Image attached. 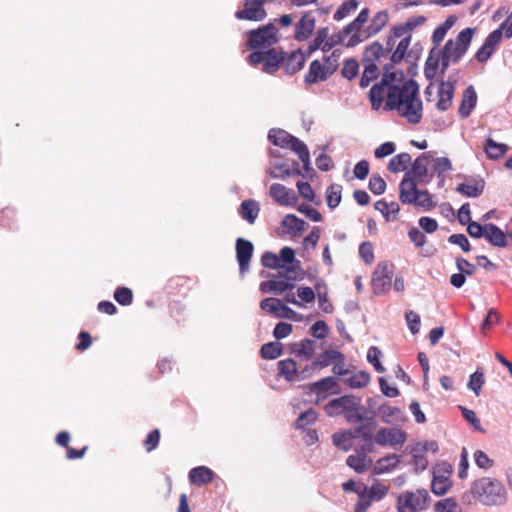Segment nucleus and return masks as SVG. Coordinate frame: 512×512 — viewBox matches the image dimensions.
Instances as JSON below:
<instances>
[{
  "label": "nucleus",
  "mask_w": 512,
  "mask_h": 512,
  "mask_svg": "<svg viewBox=\"0 0 512 512\" xmlns=\"http://www.w3.org/2000/svg\"><path fill=\"white\" fill-rule=\"evenodd\" d=\"M486 229L485 238L492 246L500 248L507 246V237L496 224L487 223Z\"/></svg>",
  "instance_id": "obj_28"
},
{
  "label": "nucleus",
  "mask_w": 512,
  "mask_h": 512,
  "mask_svg": "<svg viewBox=\"0 0 512 512\" xmlns=\"http://www.w3.org/2000/svg\"><path fill=\"white\" fill-rule=\"evenodd\" d=\"M450 64H452V61L439 54L437 52V49L431 48L424 67V75L426 79L432 80L435 77L437 70L439 68L440 74L444 75L445 72L448 70Z\"/></svg>",
  "instance_id": "obj_7"
},
{
  "label": "nucleus",
  "mask_w": 512,
  "mask_h": 512,
  "mask_svg": "<svg viewBox=\"0 0 512 512\" xmlns=\"http://www.w3.org/2000/svg\"><path fill=\"white\" fill-rule=\"evenodd\" d=\"M412 205L427 212L432 210L436 206V203L433 201L432 195L428 192V190H422Z\"/></svg>",
  "instance_id": "obj_51"
},
{
  "label": "nucleus",
  "mask_w": 512,
  "mask_h": 512,
  "mask_svg": "<svg viewBox=\"0 0 512 512\" xmlns=\"http://www.w3.org/2000/svg\"><path fill=\"white\" fill-rule=\"evenodd\" d=\"M452 487L450 478L432 477L431 491L436 496L445 495Z\"/></svg>",
  "instance_id": "obj_45"
},
{
  "label": "nucleus",
  "mask_w": 512,
  "mask_h": 512,
  "mask_svg": "<svg viewBox=\"0 0 512 512\" xmlns=\"http://www.w3.org/2000/svg\"><path fill=\"white\" fill-rule=\"evenodd\" d=\"M507 23L504 21L500 24V26L492 31L485 39L484 43L486 46H491L494 49L499 45L503 35L506 36Z\"/></svg>",
  "instance_id": "obj_50"
},
{
  "label": "nucleus",
  "mask_w": 512,
  "mask_h": 512,
  "mask_svg": "<svg viewBox=\"0 0 512 512\" xmlns=\"http://www.w3.org/2000/svg\"><path fill=\"white\" fill-rule=\"evenodd\" d=\"M453 467L450 463L442 461L437 463L432 470L433 477L450 478Z\"/></svg>",
  "instance_id": "obj_63"
},
{
  "label": "nucleus",
  "mask_w": 512,
  "mask_h": 512,
  "mask_svg": "<svg viewBox=\"0 0 512 512\" xmlns=\"http://www.w3.org/2000/svg\"><path fill=\"white\" fill-rule=\"evenodd\" d=\"M342 360H344V355L341 352L334 349H329L325 350L313 361V367L318 368L319 370L328 367L335 361Z\"/></svg>",
  "instance_id": "obj_33"
},
{
  "label": "nucleus",
  "mask_w": 512,
  "mask_h": 512,
  "mask_svg": "<svg viewBox=\"0 0 512 512\" xmlns=\"http://www.w3.org/2000/svg\"><path fill=\"white\" fill-rule=\"evenodd\" d=\"M456 508L457 502L452 497L440 500L435 504L436 512H455Z\"/></svg>",
  "instance_id": "obj_64"
},
{
  "label": "nucleus",
  "mask_w": 512,
  "mask_h": 512,
  "mask_svg": "<svg viewBox=\"0 0 512 512\" xmlns=\"http://www.w3.org/2000/svg\"><path fill=\"white\" fill-rule=\"evenodd\" d=\"M411 162V156L409 153H399L394 156L388 163V170L392 173L405 171L408 164Z\"/></svg>",
  "instance_id": "obj_38"
},
{
  "label": "nucleus",
  "mask_w": 512,
  "mask_h": 512,
  "mask_svg": "<svg viewBox=\"0 0 512 512\" xmlns=\"http://www.w3.org/2000/svg\"><path fill=\"white\" fill-rule=\"evenodd\" d=\"M261 263L266 268H271V269L284 268V265L281 264V259H279V256L275 255L272 252H265L261 257Z\"/></svg>",
  "instance_id": "obj_61"
},
{
  "label": "nucleus",
  "mask_w": 512,
  "mask_h": 512,
  "mask_svg": "<svg viewBox=\"0 0 512 512\" xmlns=\"http://www.w3.org/2000/svg\"><path fill=\"white\" fill-rule=\"evenodd\" d=\"M419 93V85L413 80L409 79L402 84V86H390L389 93L386 98L385 108L387 110L400 109L409 101V99L417 96Z\"/></svg>",
  "instance_id": "obj_3"
},
{
  "label": "nucleus",
  "mask_w": 512,
  "mask_h": 512,
  "mask_svg": "<svg viewBox=\"0 0 512 512\" xmlns=\"http://www.w3.org/2000/svg\"><path fill=\"white\" fill-rule=\"evenodd\" d=\"M400 463V456L397 454H389L377 460L373 469V474L381 475L395 469Z\"/></svg>",
  "instance_id": "obj_34"
},
{
  "label": "nucleus",
  "mask_w": 512,
  "mask_h": 512,
  "mask_svg": "<svg viewBox=\"0 0 512 512\" xmlns=\"http://www.w3.org/2000/svg\"><path fill=\"white\" fill-rule=\"evenodd\" d=\"M269 195L280 206H294L298 201V197L292 189L279 183L270 186Z\"/></svg>",
  "instance_id": "obj_16"
},
{
  "label": "nucleus",
  "mask_w": 512,
  "mask_h": 512,
  "mask_svg": "<svg viewBox=\"0 0 512 512\" xmlns=\"http://www.w3.org/2000/svg\"><path fill=\"white\" fill-rule=\"evenodd\" d=\"M260 212L259 202L256 200H244L239 208V215L249 224H254Z\"/></svg>",
  "instance_id": "obj_30"
},
{
  "label": "nucleus",
  "mask_w": 512,
  "mask_h": 512,
  "mask_svg": "<svg viewBox=\"0 0 512 512\" xmlns=\"http://www.w3.org/2000/svg\"><path fill=\"white\" fill-rule=\"evenodd\" d=\"M214 473L206 466L195 467L189 472V480L192 484L201 486L213 481Z\"/></svg>",
  "instance_id": "obj_32"
},
{
  "label": "nucleus",
  "mask_w": 512,
  "mask_h": 512,
  "mask_svg": "<svg viewBox=\"0 0 512 512\" xmlns=\"http://www.w3.org/2000/svg\"><path fill=\"white\" fill-rule=\"evenodd\" d=\"M358 5H359V3L357 0H348V1L343 2L339 6V8L336 10V12L334 13V16H333L334 20L340 21V20L344 19L351 12H354L357 9Z\"/></svg>",
  "instance_id": "obj_52"
},
{
  "label": "nucleus",
  "mask_w": 512,
  "mask_h": 512,
  "mask_svg": "<svg viewBox=\"0 0 512 512\" xmlns=\"http://www.w3.org/2000/svg\"><path fill=\"white\" fill-rule=\"evenodd\" d=\"M361 398L355 395H344L336 399H332L325 406V411L329 416H337L345 413L349 408H353L360 404Z\"/></svg>",
  "instance_id": "obj_12"
},
{
  "label": "nucleus",
  "mask_w": 512,
  "mask_h": 512,
  "mask_svg": "<svg viewBox=\"0 0 512 512\" xmlns=\"http://www.w3.org/2000/svg\"><path fill=\"white\" fill-rule=\"evenodd\" d=\"M422 110V101L418 94L412 97V99L410 98L400 111L397 112L400 116L405 117L409 123L418 124L422 119Z\"/></svg>",
  "instance_id": "obj_20"
},
{
  "label": "nucleus",
  "mask_w": 512,
  "mask_h": 512,
  "mask_svg": "<svg viewBox=\"0 0 512 512\" xmlns=\"http://www.w3.org/2000/svg\"><path fill=\"white\" fill-rule=\"evenodd\" d=\"M235 248L239 271L241 275H244L249 270V264L254 252V245L251 241L239 237L236 239Z\"/></svg>",
  "instance_id": "obj_10"
},
{
  "label": "nucleus",
  "mask_w": 512,
  "mask_h": 512,
  "mask_svg": "<svg viewBox=\"0 0 512 512\" xmlns=\"http://www.w3.org/2000/svg\"><path fill=\"white\" fill-rule=\"evenodd\" d=\"M316 19L312 12L303 13L300 20L295 25V40L301 42L309 39L314 32Z\"/></svg>",
  "instance_id": "obj_18"
},
{
  "label": "nucleus",
  "mask_w": 512,
  "mask_h": 512,
  "mask_svg": "<svg viewBox=\"0 0 512 512\" xmlns=\"http://www.w3.org/2000/svg\"><path fill=\"white\" fill-rule=\"evenodd\" d=\"M283 352V345L278 342H268L264 345H262L260 353L261 357L264 359H276L280 355H282Z\"/></svg>",
  "instance_id": "obj_44"
},
{
  "label": "nucleus",
  "mask_w": 512,
  "mask_h": 512,
  "mask_svg": "<svg viewBox=\"0 0 512 512\" xmlns=\"http://www.w3.org/2000/svg\"><path fill=\"white\" fill-rule=\"evenodd\" d=\"M485 188V181L481 177H470L469 183H460L456 191L469 198H477L482 195Z\"/></svg>",
  "instance_id": "obj_23"
},
{
  "label": "nucleus",
  "mask_w": 512,
  "mask_h": 512,
  "mask_svg": "<svg viewBox=\"0 0 512 512\" xmlns=\"http://www.w3.org/2000/svg\"><path fill=\"white\" fill-rule=\"evenodd\" d=\"M419 184L410 177V173H406L399 185V200L402 204L412 205L416 201L418 194L422 190L417 188Z\"/></svg>",
  "instance_id": "obj_15"
},
{
  "label": "nucleus",
  "mask_w": 512,
  "mask_h": 512,
  "mask_svg": "<svg viewBox=\"0 0 512 512\" xmlns=\"http://www.w3.org/2000/svg\"><path fill=\"white\" fill-rule=\"evenodd\" d=\"M477 103V94L472 85L468 86L462 95V101L459 107V115L462 118H467L470 116L472 110L475 108Z\"/></svg>",
  "instance_id": "obj_24"
},
{
  "label": "nucleus",
  "mask_w": 512,
  "mask_h": 512,
  "mask_svg": "<svg viewBox=\"0 0 512 512\" xmlns=\"http://www.w3.org/2000/svg\"><path fill=\"white\" fill-rule=\"evenodd\" d=\"M316 419H317V412H316L314 409L310 408V409H308V410H306V411L302 412V413L298 416V418H297V420H296V427H297L298 429H303V428H305L307 425H309V424H311V423L315 422V421H316Z\"/></svg>",
  "instance_id": "obj_58"
},
{
  "label": "nucleus",
  "mask_w": 512,
  "mask_h": 512,
  "mask_svg": "<svg viewBox=\"0 0 512 512\" xmlns=\"http://www.w3.org/2000/svg\"><path fill=\"white\" fill-rule=\"evenodd\" d=\"M268 139L275 146H279L281 148H290L292 151L296 152L298 150V143L305 144L297 137L289 134L285 130L272 128L268 133Z\"/></svg>",
  "instance_id": "obj_14"
},
{
  "label": "nucleus",
  "mask_w": 512,
  "mask_h": 512,
  "mask_svg": "<svg viewBox=\"0 0 512 512\" xmlns=\"http://www.w3.org/2000/svg\"><path fill=\"white\" fill-rule=\"evenodd\" d=\"M370 375L365 371H359L344 379L345 385L353 389H360L368 385Z\"/></svg>",
  "instance_id": "obj_42"
},
{
  "label": "nucleus",
  "mask_w": 512,
  "mask_h": 512,
  "mask_svg": "<svg viewBox=\"0 0 512 512\" xmlns=\"http://www.w3.org/2000/svg\"><path fill=\"white\" fill-rule=\"evenodd\" d=\"M374 425H370V423H363L354 429L346 430L347 436L351 438V441L356 438H361L363 441H368L373 439V435L371 429Z\"/></svg>",
  "instance_id": "obj_41"
},
{
  "label": "nucleus",
  "mask_w": 512,
  "mask_h": 512,
  "mask_svg": "<svg viewBox=\"0 0 512 512\" xmlns=\"http://www.w3.org/2000/svg\"><path fill=\"white\" fill-rule=\"evenodd\" d=\"M369 190L375 195H381L386 190L385 180L378 174H373L369 179Z\"/></svg>",
  "instance_id": "obj_57"
},
{
  "label": "nucleus",
  "mask_w": 512,
  "mask_h": 512,
  "mask_svg": "<svg viewBox=\"0 0 512 512\" xmlns=\"http://www.w3.org/2000/svg\"><path fill=\"white\" fill-rule=\"evenodd\" d=\"M249 64L255 66L262 64V71L267 74H274L283 63V50L269 48L266 50H257L250 53L247 57Z\"/></svg>",
  "instance_id": "obj_5"
},
{
  "label": "nucleus",
  "mask_w": 512,
  "mask_h": 512,
  "mask_svg": "<svg viewBox=\"0 0 512 512\" xmlns=\"http://www.w3.org/2000/svg\"><path fill=\"white\" fill-rule=\"evenodd\" d=\"M457 83V77L455 75H449L447 81H441L438 89V102L436 107L440 111H446L452 103V99L455 92V86Z\"/></svg>",
  "instance_id": "obj_13"
},
{
  "label": "nucleus",
  "mask_w": 512,
  "mask_h": 512,
  "mask_svg": "<svg viewBox=\"0 0 512 512\" xmlns=\"http://www.w3.org/2000/svg\"><path fill=\"white\" fill-rule=\"evenodd\" d=\"M114 299L123 306L129 305L133 300L132 290L127 287H118L114 292Z\"/></svg>",
  "instance_id": "obj_59"
},
{
  "label": "nucleus",
  "mask_w": 512,
  "mask_h": 512,
  "mask_svg": "<svg viewBox=\"0 0 512 512\" xmlns=\"http://www.w3.org/2000/svg\"><path fill=\"white\" fill-rule=\"evenodd\" d=\"M341 32L347 39L345 46L348 48L355 47L368 39V37H364L366 35V28L364 29L363 26H359L355 21L346 25Z\"/></svg>",
  "instance_id": "obj_21"
},
{
  "label": "nucleus",
  "mask_w": 512,
  "mask_h": 512,
  "mask_svg": "<svg viewBox=\"0 0 512 512\" xmlns=\"http://www.w3.org/2000/svg\"><path fill=\"white\" fill-rule=\"evenodd\" d=\"M346 42L347 41L345 36L342 34L341 31H339L338 33L332 34L330 37L328 36V38L325 40V43L322 46V51L324 53H327L336 45L345 46Z\"/></svg>",
  "instance_id": "obj_60"
},
{
  "label": "nucleus",
  "mask_w": 512,
  "mask_h": 512,
  "mask_svg": "<svg viewBox=\"0 0 512 512\" xmlns=\"http://www.w3.org/2000/svg\"><path fill=\"white\" fill-rule=\"evenodd\" d=\"M326 202L330 209L336 208L342 200V186L340 184H331L327 187Z\"/></svg>",
  "instance_id": "obj_39"
},
{
  "label": "nucleus",
  "mask_w": 512,
  "mask_h": 512,
  "mask_svg": "<svg viewBox=\"0 0 512 512\" xmlns=\"http://www.w3.org/2000/svg\"><path fill=\"white\" fill-rule=\"evenodd\" d=\"M290 348L291 353L302 360L308 361L315 353V341L310 338H305L298 343L291 344Z\"/></svg>",
  "instance_id": "obj_26"
},
{
  "label": "nucleus",
  "mask_w": 512,
  "mask_h": 512,
  "mask_svg": "<svg viewBox=\"0 0 512 512\" xmlns=\"http://www.w3.org/2000/svg\"><path fill=\"white\" fill-rule=\"evenodd\" d=\"M379 415L383 422L387 424H395L404 419L403 412L387 403H383L378 407Z\"/></svg>",
  "instance_id": "obj_31"
},
{
  "label": "nucleus",
  "mask_w": 512,
  "mask_h": 512,
  "mask_svg": "<svg viewBox=\"0 0 512 512\" xmlns=\"http://www.w3.org/2000/svg\"><path fill=\"white\" fill-rule=\"evenodd\" d=\"M329 28L322 27L316 32V36L313 41L309 44L307 55L310 56L312 53L317 51L318 49L322 50V46L325 43V40L328 38Z\"/></svg>",
  "instance_id": "obj_49"
},
{
  "label": "nucleus",
  "mask_w": 512,
  "mask_h": 512,
  "mask_svg": "<svg viewBox=\"0 0 512 512\" xmlns=\"http://www.w3.org/2000/svg\"><path fill=\"white\" fill-rule=\"evenodd\" d=\"M278 375L288 382L299 381L296 361L292 358L280 360L278 362Z\"/></svg>",
  "instance_id": "obj_27"
},
{
  "label": "nucleus",
  "mask_w": 512,
  "mask_h": 512,
  "mask_svg": "<svg viewBox=\"0 0 512 512\" xmlns=\"http://www.w3.org/2000/svg\"><path fill=\"white\" fill-rule=\"evenodd\" d=\"M281 224L284 228L287 229V233L293 237L300 236L304 232L307 225L303 219L298 218L294 214L286 215L283 218Z\"/></svg>",
  "instance_id": "obj_29"
},
{
  "label": "nucleus",
  "mask_w": 512,
  "mask_h": 512,
  "mask_svg": "<svg viewBox=\"0 0 512 512\" xmlns=\"http://www.w3.org/2000/svg\"><path fill=\"white\" fill-rule=\"evenodd\" d=\"M306 56L301 50L293 51L290 54L283 51L282 67L287 74L294 75L304 67Z\"/></svg>",
  "instance_id": "obj_22"
},
{
  "label": "nucleus",
  "mask_w": 512,
  "mask_h": 512,
  "mask_svg": "<svg viewBox=\"0 0 512 512\" xmlns=\"http://www.w3.org/2000/svg\"><path fill=\"white\" fill-rule=\"evenodd\" d=\"M389 87L390 85L383 78L371 87L368 96L372 109L378 110L381 107L384 100V93H389Z\"/></svg>",
  "instance_id": "obj_25"
},
{
  "label": "nucleus",
  "mask_w": 512,
  "mask_h": 512,
  "mask_svg": "<svg viewBox=\"0 0 512 512\" xmlns=\"http://www.w3.org/2000/svg\"><path fill=\"white\" fill-rule=\"evenodd\" d=\"M388 19L389 15L387 11L382 10L377 12L372 18L370 24L366 27V35L364 37H368L369 39L370 37L378 34L387 24Z\"/></svg>",
  "instance_id": "obj_35"
},
{
  "label": "nucleus",
  "mask_w": 512,
  "mask_h": 512,
  "mask_svg": "<svg viewBox=\"0 0 512 512\" xmlns=\"http://www.w3.org/2000/svg\"><path fill=\"white\" fill-rule=\"evenodd\" d=\"M358 72H359V64L355 59L350 58V59H347L344 61V64H343V67L341 70V74L344 78H346L348 80H352L358 75Z\"/></svg>",
  "instance_id": "obj_54"
},
{
  "label": "nucleus",
  "mask_w": 512,
  "mask_h": 512,
  "mask_svg": "<svg viewBox=\"0 0 512 512\" xmlns=\"http://www.w3.org/2000/svg\"><path fill=\"white\" fill-rule=\"evenodd\" d=\"M507 145L503 143H497L493 139L489 138L485 145V152L490 159L496 160L502 157L507 152Z\"/></svg>",
  "instance_id": "obj_43"
},
{
  "label": "nucleus",
  "mask_w": 512,
  "mask_h": 512,
  "mask_svg": "<svg viewBox=\"0 0 512 512\" xmlns=\"http://www.w3.org/2000/svg\"><path fill=\"white\" fill-rule=\"evenodd\" d=\"M471 493L486 506H501L507 502V492L502 483L490 477H482L471 485Z\"/></svg>",
  "instance_id": "obj_1"
},
{
  "label": "nucleus",
  "mask_w": 512,
  "mask_h": 512,
  "mask_svg": "<svg viewBox=\"0 0 512 512\" xmlns=\"http://www.w3.org/2000/svg\"><path fill=\"white\" fill-rule=\"evenodd\" d=\"M246 35L247 47L254 51L272 48L279 41L278 28L271 23L249 30Z\"/></svg>",
  "instance_id": "obj_4"
},
{
  "label": "nucleus",
  "mask_w": 512,
  "mask_h": 512,
  "mask_svg": "<svg viewBox=\"0 0 512 512\" xmlns=\"http://www.w3.org/2000/svg\"><path fill=\"white\" fill-rule=\"evenodd\" d=\"M379 76V68L377 64H364V71L361 75L359 86L367 88Z\"/></svg>",
  "instance_id": "obj_40"
},
{
  "label": "nucleus",
  "mask_w": 512,
  "mask_h": 512,
  "mask_svg": "<svg viewBox=\"0 0 512 512\" xmlns=\"http://www.w3.org/2000/svg\"><path fill=\"white\" fill-rule=\"evenodd\" d=\"M385 55L383 45L380 42L375 41L365 48L362 61L363 64H376V61Z\"/></svg>",
  "instance_id": "obj_36"
},
{
  "label": "nucleus",
  "mask_w": 512,
  "mask_h": 512,
  "mask_svg": "<svg viewBox=\"0 0 512 512\" xmlns=\"http://www.w3.org/2000/svg\"><path fill=\"white\" fill-rule=\"evenodd\" d=\"M382 356V351L376 347V346H371L369 349H368V352H367V360L369 363H371L374 367V369L378 372V373H383L385 372V368L384 366L382 365V363L380 362L379 358Z\"/></svg>",
  "instance_id": "obj_53"
},
{
  "label": "nucleus",
  "mask_w": 512,
  "mask_h": 512,
  "mask_svg": "<svg viewBox=\"0 0 512 512\" xmlns=\"http://www.w3.org/2000/svg\"><path fill=\"white\" fill-rule=\"evenodd\" d=\"M407 439V435L401 429L396 428H381L375 436V443L380 446L389 445L396 447L402 445Z\"/></svg>",
  "instance_id": "obj_11"
},
{
  "label": "nucleus",
  "mask_w": 512,
  "mask_h": 512,
  "mask_svg": "<svg viewBox=\"0 0 512 512\" xmlns=\"http://www.w3.org/2000/svg\"><path fill=\"white\" fill-rule=\"evenodd\" d=\"M411 35L402 38L394 52L391 54V61L393 63H400L406 56L407 50L411 43Z\"/></svg>",
  "instance_id": "obj_48"
},
{
  "label": "nucleus",
  "mask_w": 512,
  "mask_h": 512,
  "mask_svg": "<svg viewBox=\"0 0 512 512\" xmlns=\"http://www.w3.org/2000/svg\"><path fill=\"white\" fill-rule=\"evenodd\" d=\"M432 159V155L430 153H422L419 155L411 166L410 177L414 180H416L419 184H426L428 183L432 175L429 177V179H426L428 176V164L429 161Z\"/></svg>",
  "instance_id": "obj_17"
},
{
  "label": "nucleus",
  "mask_w": 512,
  "mask_h": 512,
  "mask_svg": "<svg viewBox=\"0 0 512 512\" xmlns=\"http://www.w3.org/2000/svg\"><path fill=\"white\" fill-rule=\"evenodd\" d=\"M310 333L317 339H325L329 333V327L323 320H317L310 328Z\"/></svg>",
  "instance_id": "obj_62"
},
{
  "label": "nucleus",
  "mask_w": 512,
  "mask_h": 512,
  "mask_svg": "<svg viewBox=\"0 0 512 512\" xmlns=\"http://www.w3.org/2000/svg\"><path fill=\"white\" fill-rule=\"evenodd\" d=\"M388 490H389L388 486L383 485L379 482H376L369 488L366 486L365 495L372 502L380 501L387 495Z\"/></svg>",
  "instance_id": "obj_47"
},
{
  "label": "nucleus",
  "mask_w": 512,
  "mask_h": 512,
  "mask_svg": "<svg viewBox=\"0 0 512 512\" xmlns=\"http://www.w3.org/2000/svg\"><path fill=\"white\" fill-rule=\"evenodd\" d=\"M484 382V373L477 369L473 374L470 375L468 388L478 396L482 386L484 385Z\"/></svg>",
  "instance_id": "obj_56"
},
{
  "label": "nucleus",
  "mask_w": 512,
  "mask_h": 512,
  "mask_svg": "<svg viewBox=\"0 0 512 512\" xmlns=\"http://www.w3.org/2000/svg\"><path fill=\"white\" fill-rule=\"evenodd\" d=\"M333 445L343 451H349L352 447L351 438L347 436L346 431L336 432L332 436Z\"/></svg>",
  "instance_id": "obj_55"
},
{
  "label": "nucleus",
  "mask_w": 512,
  "mask_h": 512,
  "mask_svg": "<svg viewBox=\"0 0 512 512\" xmlns=\"http://www.w3.org/2000/svg\"><path fill=\"white\" fill-rule=\"evenodd\" d=\"M266 0H245L244 8L235 13V17L239 20L262 21L266 18L267 13L264 9Z\"/></svg>",
  "instance_id": "obj_8"
},
{
  "label": "nucleus",
  "mask_w": 512,
  "mask_h": 512,
  "mask_svg": "<svg viewBox=\"0 0 512 512\" xmlns=\"http://www.w3.org/2000/svg\"><path fill=\"white\" fill-rule=\"evenodd\" d=\"M337 381L334 377H325L320 379L319 381L313 383L311 385V391L318 396L321 394H324L330 390H332L334 387H336Z\"/></svg>",
  "instance_id": "obj_46"
},
{
  "label": "nucleus",
  "mask_w": 512,
  "mask_h": 512,
  "mask_svg": "<svg viewBox=\"0 0 512 512\" xmlns=\"http://www.w3.org/2000/svg\"><path fill=\"white\" fill-rule=\"evenodd\" d=\"M475 33L476 28L467 27L460 31L454 40H447L441 49H437V52L452 61V64H457L467 53Z\"/></svg>",
  "instance_id": "obj_2"
},
{
  "label": "nucleus",
  "mask_w": 512,
  "mask_h": 512,
  "mask_svg": "<svg viewBox=\"0 0 512 512\" xmlns=\"http://www.w3.org/2000/svg\"><path fill=\"white\" fill-rule=\"evenodd\" d=\"M346 464L357 473H364L372 464V459L364 454L349 455Z\"/></svg>",
  "instance_id": "obj_37"
},
{
  "label": "nucleus",
  "mask_w": 512,
  "mask_h": 512,
  "mask_svg": "<svg viewBox=\"0 0 512 512\" xmlns=\"http://www.w3.org/2000/svg\"><path fill=\"white\" fill-rule=\"evenodd\" d=\"M260 308L277 318L294 319L297 313L290 307L284 305L280 299L265 298L260 302Z\"/></svg>",
  "instance_id": "obj_9"
},
{
  "label": "nucleus",
  "mask_w": 512,
  "mask_h": 512,
  "mask_svg": "<svg viewBox=\"0 0 512 512\" xmlns=\"http://www.w3.org/2000/svg\"><path fill=\"white\" fill-rule=\"evenodd\" d=\"M334 73L333 67H326L319 60H313L310 63L309 70L304 77V82L307 85L315 84L319 81H325Z\"/></svg>",
  "instance_id": "obj_19"
},
{
  "label": "nucleus",
  "mask_w": 512,
  "mask_h": 512,
  "mask_svg": "<svg viewBox=\"0 0 512 512\" xmlns=\"http://www.w3.org/2000/svg\"><path fill=\"white\" fill-rule=\"evenodd\" d=\"M393 264L380 262L372 275V288L376 295H381L391 287L393 277Z\"/></svg>",
  "instance_id": "obj_6"
}]
</instances>
